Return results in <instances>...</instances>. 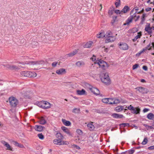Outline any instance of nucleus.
Instances as JSON below:
<instances>
[{"label":"nucleus","mask_w":154,"mask_h":154,"mask_svg":"<svg viewBox=\"0 0 154 154\" xmlns=\"http://www.w3.org/2000/svg\"><path fill=\"white\" fill-rule=\"evenodd\" d=\"M44 128V127L40 125H35L34 128L35 130L39 132L42 131Z\"/></svg>","instance_id":"f8f14e48"},{"label":"nucleus","mask_w":154,"mask_h":154,"mask_svg":"<svg viewBox=\"0 0 154 154\" xmlns=\"http://www.w3.org/2000/svg\"><path fill=\"white\" fill-rule=\"evenodd\" d=\"M148 111H149V109L145 108L144 109H143V112H148Z\"/></svg>","instance_id":"338daca9"},{"label":"nucleus","mask_w":154,"mask_h":154,"mask_svg":"<svg viewBox=\"0 0 154 154\" xmlns=\"http://www.w3.org/2000/svg\"><path fill=\"white\" fill-rule=\"evenodd\" d=\"M39 123L41 124L44 125L46 123V122L43 117H41L40 119Z\"/></svg>","instance_id":"a878e982"},{"label":"nucleus","mask_w":154,"mask_h":154,"mask_svg":"<svg viewBox=\"0 0 154 154\" xmlns=\"http://www.w3.org/2000/svg\"><path fill=\"white\" fill-rule=\"evenodd\" d=\"M93 42L92 41H89L87 42L84 45V47L85 48H90Z\"/></svg>","instance_id":"5701e85b"},{"label":"nucleus","mask_w":154,"mask_h":154,"mask_svg":"<svg viewBox=\"0 0 154 154\" xmlns=\"http://www.w3.org/2000/svg\"><path fill=\"white\" fill-rule=\"evenodd\" d=\"M80 109L79 108H74L72 111V112L74 113H78L79 112Z\"/></svg>","instance_id":"37998d69"},{"label":"nucleus","mask_w":154,"mask_h":154,"mask_svg":"<svg viewBox=\"0 0 154 154\" xmlns=\"http://www.w3.org/2000/svg\"><path fill=\"white\" fill-rule=\"evenodd\" d=\"M57 63H58L57 62H53L52 63V66L55 67L57 66Z\"/></svg>","instance_id":"4d7b16f0"},{"label":"nucleus","mask_w":154,"mask_h":154,"mask_svg":"<svg viewBox=\"0 0 154 154\" xmlns=\"http://www.w3.org/2000/svg\"><path fill=\"white\" fill-rule=\"evenodd\" d=\"M76 65L79 67H81L84 66L85 63L83 62L78 61L76 63Z\"/></svg>","instance_id":"cd10ccee"},{"label":"nucleus","mask_w":154,"mask_h":154,"mask_svg":"<svg viewBox=\"0 0 154 154\" xmlns=\"http://www.w3.org/2000/svg\"><path fill=\"white\" fill-rule=\"evenodd\" d=\"M54 143L57 145H61L64 144H66V142L62 141V140L59 139H55L53 140Z\"/></svg>","instance_id":"6e6552de"},{"label":"nucleus","mask_w":154,"mask_h":154,"mask_svg":"<svg viewBox=\"0 0 154 154\" xmlns=\"http://www.w3.org/2000/svg\"><path fill=\"white\" fill-rule=\"evenodd\" d=\"M151 10H152V8H151L148 7V8H146V9L145 10L146 12H148V11Z\"/></svg>","instance_id":"e2e57ef3"},{"label":"nucleus","mask_w":154,"mask_h":154,"mask_svg":"<svg viewBox=\"0 0 154 154\" xmlns=\"http://www.w3.org/2000/svg\"><path fill=\"white\" fill-rule=\"evenodd\" d=\"M113 104H118L120 103V100L116 98H113Z\"/></svg>","instance_id":"473e14b6"},{"label":"nucleus","mask_w":154,"mask_h":154,"mask_svg":"<svg viewBox=\"0 0 154 154\" xmlns=\"http://www.w3.org/2000/svg\"><path fill=\"white\" fill-rule=\"evenodd\" d=\"M20 73L21 76L25 77H36L37 75L36 73L34 72L23 71Z\"/></svg>","instance_id":"f03ea898"},{"label":"nucleus","mask_w":154,"mask_h":154,"mask_svg":"<svg viewBox=\"0 0 154 154\" xmlns=\"http://www.w3.org/2000/svg\"><path fill=\"white\" fill-rule=\"evenodd\" d=\"M73 147L75 148L76 149H80V147L78 146L77 145L75 144H74L72 146Z\"/></svg>","instance_id":"13d9d810"},{"label":"nucleus","mask_w":154,"mask_h":154,"mask_svg":"<svg viewBox=\"0 0 154 154\" xmlns=\"http://www.w3.org/2000/svg\"><path fill=\"white\" fill-rule=\"evenodd\" d=\"M129 126V124L128 123H122L120 125L121 127H125V126Z\"/></svg>","instance_id":"a18cd8bd"},{"label":"nucleus","mask_w":154,"mask_h":154,"mask_svg":"<svg viewBox=\"0 0 154 154\" xmlns=\"http://www.w3.org/2000/svg\"><path fill=\"white\" fill-rule=\"evenodd\" d=\"M146 14H143L141 18V23L142 24L143 23V22H144L145 20V17L146 16Z\"/></svg>","instance_id":"c9c22d12"},{"label":"nucleus","mask_w":154,"mask_h":154,"mask_svg":"<svg viewBox=\"0 0 154 154\" xmlns=\"http://www.w3.org/2000/svg\"><path fill=\"white\" fill-rule=\"evenodd\" d=\"M61 129L64 132L66 133H67V129L66 128L63 126L61 127Z\"/></svg>","instance_id":"c03bdc74"},{"label":"nucleus","mask_w":154,"mask_h":154,"mask_svg":"<svg viewBox=\"0 0 154 154\" xmlns=\"http://www.w3.org/2000/svg\"><path fill=\"white\" fill-rule=\"evenodd\" d=\"M108 100H109L108 104H113V98H108Z\"/></svg>","instance_id":"ea45409f"},{"label":"nucleus","mask_w":154,"mask_h":154,"mask_svg":"<svg viewBox=\"0 0 154 154\" xmlns=\"http://www.w3.org/2000/svg\"><path fill=\"white\" fill-rule=\"evenodd\" d=\"M101 82L106 85H109L111 84V81L109 78H99Z\"/></svg>","instance_id":"39448f33"},{"label":"nucleus","mask_w":154,"mask_h":154,"mask_svg":"<svg viewBox=\"0 0 154 154\" xmlns=\"http://www.w3.org/2000/svg\"><path fill=\"white\" fill-rule=\"evenodd\" d=\"M77 52L78 51L76 50H75V51H73L72 52L68 54V55L70 57L76 54Z\"/></svg>","instance_id":"2f4dec72"},{"label":"nucleus","mask_w":154,"mask_h":154,"mask_svg":"<svg viewBox=\"0 0 154 154\" xmlns=\"http://www.w3.org/2000/svg\"><path fill=\"white\" fill-rule=\"evenodd\" d=\"M135 89L142 94H147L149 92L147 89L142 87H137Z\"/></svg>","instance_id":"423d86ee"},{"label":"nucleus","mask_w":154,"mask_h":154,"mask_svg":"<svg viewBox=\"0 0 154 154\" xmlns=\"http://www.w3.org/2000/svg\"><path fill=\"white\" fill-rule=\"evenodd\" d=\"M115 4L116 7H119L121 4L120 0H116V2H115Z\"/></svg>","instance_id":"72a5a7b5"},{"label":"nucleus","mask_w":154,"mask_h":154,"mask_svg":"<svg viewBox=\"0 0 154 154\" xmlns=\"http://www.w3.org/2000/svg\"><path fill=\"white\" fill-rule=\"evenodd\" d=\"M143 53V52L142 51H140V52L137 53L136 54V56H139L141 54H142Z\"/></svg>","instance_id":"052dcab7"},{"label":"nucleus","mask_w":154,"mask_h":154,"mask_svg":"<svg viewBox=\"0 0 154 154\" xmlns=\"http://www.w3.org/2000/svg\"><path fill=\"white\" fill-rule=\"evenodd\" d=\"M149 26H150V24H149V25H148V26H146V27H145V31L147 32L150 33V32L148 30V29L150 27Z\"/></svg>","instance_id":"49530a36"},{"label":"nucleus","mask_w":154,"mask_h":154,"mask_svg":"<svg viewBox=\"0 0 154 154\" xmlns=\"http://www.w3.org/2000/svg\"><path fill=\"white\" fill-rule=\"evenodd\" d=\"M151 49V47L149 48H148L146 47L143 48V50H142V51L143 52H144L145 51H146L147 50H150Z\"/></svg>","instance_id":"3c124183"},{"label":"nucleus","mask_w":154,"mask_h":154,"mask_svg":"<svg viewBox=\"0 0 154 154\" xmlns=\"http://www.w3.org/2000/svg\"><path fill=\"white\" fill-rule=\"evenodd\" d=\"M68 136L70 137H73V134L68 131Z\"/></svg>","instance_id":"680f3d73"},{"label":"nucleus","mask_w":154,"mask_h":154,"mask_svg":"<svg viewBox=\"0 0 154 154\" xmlns=\"http://www.w3.org/2000/svg\"><path fill=\"white\" fill-rule=\"evenodd\" d=\"M112 116L114 118L116 119H121L124 117L123 115L119 114L116 113L112 114Z\"/></svg>","instance_id":"dca6fc26"},{"label":"nucleus","mask_w":154,"mask_h":154,"mask_svg":"<svg viewBox=\"0 0 154 154\" xmlns=\"http://www.w3.org/2000/svg\"><path fill=\"white\" fill-rule=\"evenodd\" d=\"M134 107L132 106L131 105H130V106L127 107V108L128 109L130 110H133Z\"/></svg>","instance_id":"864d4df0"},{"label":"nucleus","mask_w":154,"mask_h":154,"mask_svg":"<svg viewBox=\"0 0 154 154\" xmlns=\"http://www.w3.org/2000/svg\"><path fill=\"white\" fill-rule=\"evenodd\" d=\"M76 132L79 135H82L83 134V132L82 131L79 129H77L76 131Z\"/></svg>","instance_id":"58836bf2"},{"label":"nucleus","mask_w":154,"mask_h":154,"mask_svg":"<svg viewBox=\"0 0 154 154\" xmlns=\"http://www.w3.org/2000/svg\"><path fill=\"white\" fill-rule=\"evenodd\" d=\"M102 102L104 103L108 104V98H105L102 99Z\"/></svg>","instance_id":"4c0bfd02"},{"label":"nucleus","mask_w":154,"mask_h":154,"mask_svg":"<svg viewBox=\"0 0 154 154\" xmlns=\"http://www.w3.org/2000/svg\"><path fill=\"white\" fill-rule=\"evenodd\" d=\"M137 34L138 35L133 39V42L136 41L137 39L140 38L141 36L142 35L141 33V32H138Z\"/></svg>","instance_id":"393cba45"},{"label":"nucleus","mask_w":154,"mask_h":154,"mask_svg":"<svg viewBox=\"0 0 154 154\" xmlns=\"http://www.w3.org/2000/svg\"><path fill=\"white\" fill-rule=\"evenodd\" d=\"M132 17H129L128 19L126 20L125 22H126L127 24H128V25L130 23L132 22Z\"/></svg>","instance_id":"c756f323"},{"label":"nucleus","mask_w":154,"mask_h":154,"mask_svg":"<svg viewBox=\"0 0 154 154\" xmlns=\"http://www.w3.org/2000/svg\"><path fill=\"white\" fill-rule=\"evenodd\" d=\"M56 137L59 139L62 140L63 138V136L60 133H57L56 135Z\"/></svg>","instance_id":"c85d7f7f"},{"label":"nucleus","mask_w":154,"mask_h":154,"mask_svg":"<svg viewBox=\"0 0 154 154\" xmlns=\"http://www.w3.org/2000/svg\"><path fill=\"white\" fill-rule=\"evenodd\" d=\"M113 11L111 10H109L108 11V13L110 15H112L113 13Z\"/></svg>","instance_id":"69168bd1"},{"label":"nucleus","mask_w":154,"mask_h":154,"mask_svg":"<svg viewBox=\"0 0 154 154\" xmlns=\"http://www.w3.org/2000/svg\"><path fill=\"white\" fill-rule=\"evenodd\" d=\"M115 13H116V14H120L122 12H121V11H120V10H115L114 11Z\"/></svg>","instance_id":"603ef678"},{"label":"nucleus","mask_w":154,"mask_h":154,"mask_svg":"<svg viewBox=\"0 0 154 154\" xmlns=\"http://www.w3.org/2000/svg\"><path fill=\"white\" fill-rule=\"evenodd\" d=\"M37 136L41 140H42L44 138V135L42 133L38 134Z\"/></svg>","instance_id":"f704fd0d"},{"label":"nucleus","mask_w":154,"mask_h":154,"mask_svg":"<svg viewBox=\"0 0 154 154\" xmlns=\"http://www.w3.org/2000/svg\"><path fill=\"white\" fill-rule=\"evenodd\" d=\"M95 63L97 64L100 67L104 70L109 66L108 64L106 62L101 59L97 60L95 62Z\"/></svg>","instance_id":"f257e3e1"},{"label":"nucleus","mask_w":154,"mask_h":154,"mask_svg":"<svg viewBox=\"0 0 154 154\" xmlns=\"http://www.w3.org/2000/svg\"><path fill=\"white\" fill-rule=\"evenodd\" d=\"M111 35H112V33L110 31H108L106 32V33L104 34V36L106 37H111Z\"/></svg>","instance_id":"bb28decb"},{"label":"nucleus","mask_w":154,"mask_h":154,"mask_svg":"<svg viewBox=\"0 0 154 154\" xmlns=\"http://www.w3.org/2000/svg\"><path fill=\"white\" fill-rule=\"evenodd\" d=\"M152 28L151 27H150L149 29H148V30L150 32H150H148L149 34L150 35L152 33Z\"/></svg>","instance_id":"0e129e2a"},{"label":"nucleus","mask_w":154,"mask_h":154,"mask_svg":"<svg viewBox=\"0 0 154 154\" xmlns=\"http://www.w3.org/2000/svg\"><path fill=\"white\" fill-rule=\"evenodd\" d=\"M100 76L104 77H109L108 73L105 72V71H102L100 73Z\"/></svg>","instance_id":"412c9836"},{"label":"nucleus","mask_w":154,"mask_h":154,"mask_svg":"<svg viewBox=\"0 0 154 154\" xmlns=\"http://www.w3.org/2000/svg\"><path fill=\"white\" fill-rule=\"evenodd\" d=\"M133 111L134 113L137 114L140 113V109L138 107H135L134 108Z\"/></svg>","instance_id":"b1692460"},{"label":"nucleus","mask_w":154,"mask_h":154,"mask_svg":"<svg viewBox=\"0 0 154 154\" xmlns=\"http://www.w3.org/2000/svg\"><path fill=\"white\" fill-rule=\"evenodd\" d=\"M1 143L6 147V149L8 150L13 151V148L11 147L10 145L6 142L2 140L1 141Z\"/></svg>","instance_id":"9b49d317"},{"label":"nucleus","mask_w":154,"mask_h":154,"mask_svg":"<svg viewBox=\"0 0 154 154\" xmlns=\"http://www.w3.org/2000/svg\"><path fill=\"white\" fill-rule=\"evenodd\" d=\"M147 118L150 120L154 119V115L152 113H149L147 116Z\"/></svg>","instance_id":"4be33fe9"},{"label":"nucleus","mask_w":154,"mask_h":154,"mask_svg":"<svg viewBox=\"0 0 154 154\" xmlns=\"http://www.w3.org/2000/svg\"><path fill=\"white\" fill-rule=\"evenodd\" d=\"M13 143L16 146H18L19 143L15 141H13Z\"/></svg>","instance_id":"6e6d98bb"},{"label":"nucleus","mask_w":154,"mask_h":154,"mask_svg":"<svg viewBox=\"0 0 154 154\" xmlns=\"http://www.w3.org/2000/svg\"><path fill=\"white\" fill-rule=\"evenodd\" d=\"M119 46L120 48L123 50H127L128 48V46L125 43H120L119 45Z\"/></svg>","instance_id":"9d476101"},{"label":"nucleus","mask_w":154,"mask_h":154,"mask_svg":"<svg viewBox=\"0 0 154 154\" xmlns=\"http://www.w3.org/2000/svg\"><path fill=\"white\" fill-rule=\"evenodd\" d=\"M66 72V69L63 68H61L56 71V73L58 75H63Z\"/></svg>","instance_id":"ddd939ff"},{"label":"nucleus","mask_w":154,"mask_h":154,"mask_svg":"<svg viewBox=\"0 0 154 154\" xmlns=\"http://www.w3.org/2000/svg\"><path fill=\"white\" fill-rule=\"evenodd\" d=\"M117 17L115 16V17H112V21L111 22V23L112 25H113L114 23L116 21L117 19Z\"/></svg>","instance_id":"e433bc0d"},{"label":"nucleus","mask_w":154,"mask_h":154,"mask_svg":"<svg viewBox=\"0 0 154 154\" xmlns=\"http://www.w3.org/2000/svg\"><path fill=\"white\" fill-rule=\"evenodd\" d=\"M134 150L132 149L131 150H129L128 152L130 154H132L134 152Z\"/></svg>","instance_id":"774afa93"},{"label":"nucleus","mask_w":154,"mask_h":154,"mask_svg":"<svg viewBox=\"0 0 154 154\" xmlns=\"http://www.w3.org/2000/svg\"><path fill=\"white\" fill-rule=\"evenodd\" d=\"M91 59L93 61H95L97 60H96V57L94 55H93V57L91 58Z\"/></svg>","instance_id":"5fc2aeb1"},{"label":"nucleus","mask_w":154,"mask_h":154,"mask_svg":"<svg viewBox=\"0 0 154 154\" xmlns=\"http://www.w3.org/2000/svg\"><path fill=\"white\" fill-rule=\"evenodd\" d=\"M124 109V106H119L116 107L115 109V110L117 112H120Z\"/></svg>","instance_id":"a211bd4d"},{"label":"nucleus","mask_w":154,"mask_h":154,"mask_svg":"<svg viewBox=\"0 0 154 154\" xmlns=\"http://www.w3.org/2000/svg\"><path fill=\"white\" fill-rule=\"evenodd\" d=\"M3 66L11 70H16L18 69V68L15 65H10L7 64L4 65Z\"/></svg>","instance_id":"1a4fd4ad"},{"label":"nucleus","mask_w":154,"mask_h":154,"mask_svg":"<svg viewBox=\"0 0 154 154\" xmlns=\"http://www.w3.org/2000/svg\"><path fill=\"white\" fill-rule=\"evenodd\" d=\"M104 35V33H100L99 34H98L97 35V37L98 38H100L101 37H105Z\"/></svg>","instance_id":"a19ab883"},{"label":"nucleus","mask_w":154,"mask_h":154,"mask_svg":"<svg viewBox=\"0 0 154 154\" xmlns=\"http://www.w3.org/2000/svg\"><path fill=\"white\" fill-rule=\"evenodd\" d=\"M40 61H28L19 62L18 63L21 64L23 65H25V64H29V65H34L36 64H40L41 63H40Z\"/></svg>","instance_id":"20e7f679"},{"label":"nucleus","mask_w":154,"mask_h":154,"mask_svg":"<svg viewBox=\"0 0 154 154\" xmlns=\"http://www.w3.org/2000/svg\"><path fill=\"white\" fill-rule=\"evenodd\" d=\"M139 66V64H134V65L133 66V69L134 70L136 69H137Z\"/></svg>","instance_id":"09e8293b"},{"label":"nucleus","mask_w":154,"mask_h":154,"mask_svg":"<svg viewBox=\"0 0 154 154\" xmlns=\"http://www.w3.org/2000/svg\"><path fill=\"white\" fill-rule=\"evenodd\" d=\"M137 11H136L134 13L133 15H131L129 17H132V20L133 19H134V18L136 17H137L136 13H137Z\"/></svg>","instance_id":"8fccbe9b"},{"label":"nucleus","mask_w":154,"mask_h":154,"mask_svg":"<svg viewBox=\"0 0 154 154\" xmlns=\"http://www.w3.org/2000/svg\"><path fill=\"white\" fill-rule=\"evenodd\" d=\"M76 92L77 94L80 95H84L86 94L85 91L83 89L81 90H77Z\"/></svg>","instance_id":"f3484780"},{"label":"nucleus","mask_w":154,"mask_h":154,"mask_svg":"<svg viewBox=\"0 0 154 154\" xmlns=\"http://www.w3.org/2000/svg\"><path fill=\"white\" fill-rule=\"evenodd\" d=\"M147 141H148V140H147V138L145 137L144 138L143 141L142 142V144L143 145H145L147 143Z\"/></svg>","instance_id":"79ce46f5"},{"label":"nucleus","mask_w":154,"mask_h":154,"mask_svg":"<svg viewBox=\"0 0 154 154\" xmlns=\"http://www.w3.org/2000/svg\"><path fill=\"white\" fill-rule=\"evenodd\" d=\"M88 85L89 86V89L93 93L96 95H99L100 94V91L97 88L93 87L88 84Z\"/></svg>","instance_id":"0eeeda50"},{"label":"nucleus","mask_w":154,"mask_h":154,"mask_svg":"<svg viewBox=\"0 0 154 154\" xmlns=\"http://www.w3.org/2000/svg\"><path fill=\"white\" fill-rule=\"evenodd\" d=\"M43 108L48 109L51 107V105L48 102L43 101Z\"/></svg>","instance_id":"4468645a"},{"label":"nucleus","mask_w":154,"mask_h":154,"mask_svg":"<svg viewBox=\"0 0 154 154\" xmlns=\"http://www.w3.org/2000/svg\"><path fill=\"white\" fill-rule=\"evenodd\" d=\"M36 104L37 106H38L39 107H41L42 108H43V101L37 102Z\"/></svg>","instance_id":"7c9ffc66"},{"label":"nucleus","mask_w":154,"mask_h":154,"mask_svg":"<svg viewBox=\"0 0 154 154\" xmlns=\"http://www.w3.org/2000/svg\"><path fill=\"white\" fill-rule=\"evenodd\" d=\"M130 8L128 6L126 5L121 10V12L123 13H126L128 11H129Z\"/></svg>","instance_id":"aec40b11"},{"label":"nucleus","mask_w":154,"mask_h":154,"mask_svg":"<svg viewBox=\"0 0 154 154\" xmlns=\"http://www.w3.org/2000/svg\"><path fill=\"white\" fill-rule=\"evenodd\" d=\"M62 121L63 124L66 126H67V121L64 119H62Z\"/></svg>","instance_id":"de8ad7c7"},{"label":"nucleus","mask_w":154,"mask_h":154,"mask_svg":"<svg viewBox=\"0 0 154 154\" xmlns=\"http://www.w3.org/2000/svg\"><path fill=\"white\" fill-rule=\"evenodd\" d=\"M111 37H109L107 38L106 40V42H112L115 41L116 38L115 37L112 36V35H111Z\"/></svg>","instance_id":"2eb2a0df"},{"label":"nucleus","mask_w":154,"mask_h":154,"mask_svg":"<svg viewBox=\"0 0 154 154\" xmlns=\"http://www.w3.org/2000/svg\"><path fill=\"white\" fill-rule=\"evenodd\" d=\"M10 104L13 107H15L18 103L17 100L14 97H11L9 98Z\"/></svg>","instance_id":"7ed1b4c3"},{"label":"nucleus","mask_w":154,"mask_h":154,"mask_svg":"<svg viewBox=\"0 0 154 154\" xmlns=\"http://www.w3.org/2000/svg\"><path fill=\"white\" fill-rule=\"evenodd\" d=\"M93 122L88 124L87 126L89 130L90 131H93L94 129V126L92 124Z\"/></svg>","instance_id":"6ab92c4d"},{"label":"nucleus","mask_w":154,"mask_h":154,"mask_svg":"<svg viewBox=\"0 0 154 154\" xmlns=\"http://www.w3.org/2000/svg\"><path fill=\"white\" fill-rule=\"evenodd\" d=\"M142 68L145 71H146L148 69V68L146 66H143Z\"/></svg>","instance_id":"bf43d9fd"}]
</instances>
